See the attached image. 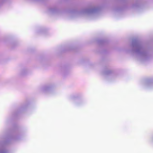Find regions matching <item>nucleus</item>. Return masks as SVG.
<instances>
[{"instance_id": "20e7f679", "label": "nucleus", "mask_w": 153, "mask_h": 153, "mask_svg": "<svg viewBox=\"0 0 153 153\" xmlns=\"http://www.w3.org/2000/svg\"><path fill=\"white\" fill-rule=\"evenodd\" d=\"M152 140L153 142V137L152 138Z\"/></svg>"}, {"instance_id": "f257e3e1", "label": "nucleus", "mask_w": 153, "mask_h": 153, "mask_svg": "<svg viewBox=\"0 0 153 153\" xmlns=\"http://www.w3.org/2000/svg\"><path fill=\"white\" fill-rule=\"evenodd\" d=\"M132 45L134 48H135V52L137 54L140 55L141 57L146 58V53L145 52L142 47L137 43L134 44V42L132 43Z\"/></svg>"}, {"instance_id": "f03ea898", "label": "nucleus", "mask_w": 153, "mask_h": 153, "mask_svg": "<svg viewBox=\"0 0 153 153\" xmlns=\"http://www.w3.org/2000/svg\"><path fill=\"white\" fill-rule=\"evenodd\" d=\"M0 153H5L4 152H0Z\"/></svg>"}, {"instance_id": "7ed1b4c3", "label": "nucleus", "mask_w": 153, "mask_h": 153, "mask_svg": "<svg viewBox=\"0 0 153 153\" xmlns=\"http://www.w3.org/2000/svg\"><path fill=\"white\" fill-rule=\"evenodd\" d=\"M90 11H92V10H91L89 11L88 12H90Z\"/></svg>"}]
</instances>
